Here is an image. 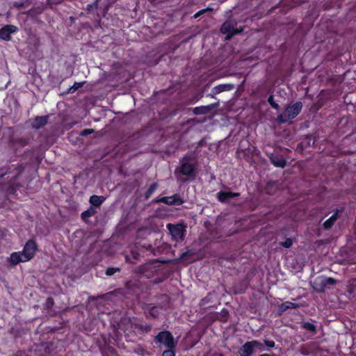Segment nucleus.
Masks as SVG:
<instances>
[{
  "label": "nucleus",
  "instance_id": "nucleus-1",
  "mask_svg": "<svg viewBox=\"0 0 356 356\" xmlns=\"http://www.w3.org/2000/svg\"><path fill=\"white\" fill-rule=\"evenodd\" d=\"M24 170V167L18 163L9 165L6 171L0 175V190L4 192L7 197L16 195L17 186L15 181Z\"/></svg>",
  "mask_w": 356,
  "mask_h": 356
},
{
  "label": "nucleus",
  "instance_id": "nucleus-2",
  "mask_svg": "<svg viewBox=\"0 0 356 356\" xmlns=\"http://www.w3.org/2000/svg\"><path fill=\"white\" fill-rule=\"evenodd\" d=\"M129 251L131 256V259L129 255L125 256L127 261H129L131 264H135L136 261H138L141 257L156 255L155 250L153 246L148 243H142L140 241L136 242L129 245Z\"/></svg>",
  "mask_w": 356,
  "mask_h": 356
},
{
  "label": "nucleus",
  "instance_id": "nucleus-3",
  "mask_svg": "<svg viewBox=\"0 0 356 356\" xmlns=\"http://www.w3.org/2000/svg\"><path fill=\"white\" fill-rule=\"evenodd\" d=\"M302 108V104L299 101L292 105L287 106L284 113L277 115V122L280 124L286 123L289 120L296 118L300 113Z\"/></svg>",
  "mask_w": 356,
  "mask_h": 356
},
{
  "label": "nucleus",
  "instance_id": "nucleus-4",
  "mask_svg": "<svg viewBox=\"0 0 356 356\" xmlns=\"http://www.w3.org/2000/svg\"><path fill=\"white\" fill-rule=\"evenodd\" d=\"M161 266L157 259L152 260L147 263L139 266L135 272L143 277L151 278L160 271Z\"/></svg>",
  "mask_w": 356,
  "mask_h": 356
},
{
  "label": "nucleus",
  "instance_id": "nucleus-5",
  "mask_svg": "<svg viewBox=\"0 0 356 356\" xmlns=\"http://www.w3.org/2000/svg\"><path fill=\"white\" fill-rule=\"evenodd\" d=\"M337 281L333 277H317L313 284L312 289L318 293H324L327 289H332L336 285Z\"/></svg>",
  "mask_w": 356,
  "mask_h": 356
},
{
  "label": "nucleus",
  "instance_id": "nucleus-6",
  "mask_svg": "<svg viewBox=\"0 0 356 356\" xmlns=\"http://www.w3.org/2000/svg\"><path fill=\"white\" fill-rule=\"evenodd\" d=\"M237 23L234 19H229L226 20L220 27V32L226 35V39L229 40L234 35L241 33L243 31L242 27L238 28Z\"/></svg>",
  "mask_w": 356,
  "mask_h": 356
},
{
  "label": "nucleus",
  "instance_id": "nucleus-7",
  "mask_svg": "<svg viewBox=\"0 0 356 356\" xmlns=\"http://www.w3.org/2000/svg\"><path fill=\"white\" fill-rule=\"evenodd\" d=\"M154 342L163 344L167 348H175L177 346L172 334L168 330L159 332L154 337Z\"/></svg>",
  "mask_w": 356,
  "mask_h": 356
},
{
  "label": "nucleus",
  "instance_id": "nucleus-8",
  "mask_svg": "<svg viewBox=\"0 0 356 356\" xmlns=\"http://www.w3.org/2000/svg\"><path fill=\"white\" fill-rule=\"evenodd\" d=\"M167 228L172 236L173 241L181 242L184 240L186 226L184 224H171L167 225Z\"/></svg>",
  "mask_w": 356,
  "mask_h": 356
},
{
  "label": "nucleus",
  "instance_id": "nucleus-9",
  "mask_svg": "<svg viewBox=\"0 0 356 356\" xmlns=\"http://www.w3.org/2000/svg\"><path fill=\"white\" fill-rule=\"evenodd\" d=\"M38 250V247L34 239L28 240L22 251L24 254V260H27V261H29L32 259L35 255Z\"/></svg>",
  "mask_w": 356,
  "mask_h": 356
},
{
  "label": "nucleus",
  "instance_id": "nucleus-10",
  "mask_svg": "<svg viewBox=\"0 0 356 356\" xmlns=\"http://www.w3.org/2000/svg\"><path fill=\"white\" fill-rule=\"evenodd\" d=\"M154 203H163L169 206L177 205L180 206L184 203L183 199L177 193L170 197H157L152 201Z\"/></svg>",
  "mask_w": 356,
  "mask_h": 356
},
{
  "label": "nucleus",
  "instance_id": "nucleus-11",
  "mask_svg": "<svg viewBox=\"0 0 356 356\" xmlns=\"http://www.w3.org/2000/svg\"><path fill=\"white\" fill-rule=\"evenodd\" d=\"M18 31L15 25H5L0 29V38L4 41H10L11 40V33H14Z\"/></svg>",
  "mask_w": 356,
  "mask_h": 356
},
{
  "label": "nucleus",
  "instance_id": "nucleus-12",
  "mask_svg": "<svg viewBox=\"0 0 356 356\" xmlns=\"http://www.w3.org/2000/svg\"><path fill=\"white\" fill-rule=\"evenodd\" d=\"M135 318L131 319L129 317H122L118 324L119 328L124 332H134V324Z\"/></svg>",
  "mask_w": 356,
  "mask_h": 356
},
{
  "label": "nucleus",
  "instance_id": "nucleus-13",
  "mask_svg": "<svg viewBox=\"0 0 356 356\" xmlns=\"http://www.w3.org/2000/svg\"><path fill=\"white\" fill-rule=\"evenodd\" d=\"M143 310L147 314V318L154 319L157 318L160 314L159 309L154 304H145L143 307Z\"/></svg>",
  "mask_w": 356,
  "mask_h": 356
},
{
  "label": "nucleus",
  "instance_id": "nucleus-14",
  "mask_svg": "<svg viewBox=\"0 0 356 356\" xmlns=\"http://www.w3.org/2000/svg\"><path fill=\"white\" fill-rule=\"evenodd\" d=\"M315 143V138L312 134L305 136L297 146V151L302 152L309 147H312Z\"/></svg>",
  "mask_w": 356,
  "mask_h": 356
},
{
  "label": "nucleus",
  "instance_id": "nucleus-15",
  "mask_svg": "<svg viewBox=\"0 0 356 356\" xmlns=\"http://www.w3.org/2000/svg\"><path fill=\"white\" fill-rule=\"evenodd\" d=\"M229 316V313L228 310L225 308H223L220 312H214L211 314L209 318L213 321H220L222 323H226L228 321Z\"/></svg>",
  "mask_w": 356,
  "mask_h": 356
},
{
  "label": "nucleus",
  "instance_id": "nucleus-16",
  "mask_svg": "<svg viewBox=\"0 0 356 356\" xmlns=\"http://www.w3.org/2000/svg\"><path fill=\"white\" fill-rule=\"evenodd\" d=\"M239 195V193L220 191L217 193V199L221 203H227L230 198L238 197Z\"/></svg>",
  "mask_w": 356,
  "mask_h": 356
},
{
  "label": "nucleus",
  "instance_id": "nucleus-17",
  "mask_svg": "<svg viewBox=\"0 0 356 356\" xmlns=\"http://www.w3.org/2000/svg\"><path fill=\"white\" fill-rule=\"evenodd\" d=\"M269 159L270 163L275 167L283 168L286 166V161L282 155L271 154L269 156Z\"/></svg>",
  "mask_w": 356,
  "mask_h": 356
},
{
  "label": "nucleus",
  "instance_id": "nucleus-18",
  "mask_svg": "<svg viewBox=\"0 0 356 356\" xmlns=\"http://www.w3.org/2000/svg\"><path fill=\"white\" fill-rule=\"evenodd\" d=\"M195 166L194 164L188 162H183L181 164L179 171L183 175L190 177L193 175L195 172Z\"/></svg>",
  "mask_w": 356,
  "mask_h": 356
},
{
  "label": "nucleus",
  "instance_id": "nucleus-19",
  "mask_svg": "<svg viewBox=\"0 0 356 356\" xmlns=\"http://www.w3.org/2000/svg\"><path fill=\"white\" fill-rule=\"evenodd\" d=\"M217 105L218 104H211L207 106H197L193 109V112L195 115L207 114L215 108Z\"/></svg>",
  "mask_w": 356,
  "mask_h": 356
},
{
  "label": "nucleus",
  "instance_id": "nucleus-20",
  "mask_svg": "<svg viewBox=\"0 0 356 356\" xmlns=\"http://www.w3.org/2000/svg\"><path fill=\"white\" fill-rule=\"evenodd\" d=\"M49 120L48 115H44V116H36L31 123V127L34 129H39L44 126H45Z\"/></svg>",
  "mask_w": 356,
  "mask_h": 356
},
{
  "label": "nucleus",
  "instance_id": "nucleus-21",
  "mask_svg": "<svg viewBox=\"0 0 356 356\" xmlns=\"http://www.w3.org/2000/svg\"><path fill=\"white\" fill-rule=\"evenodd\" d=\"M152 330V326L147 323H143L135 318L134 324V332L137 330L139 333H147Z\"/></svg>",
  "mask_w": 356,
  "mask_h": 356
},
{
  "label": "nucleus",
  "instance_id": "nucleus-22",
  "mask_svg": "<svg viewBox=\"0 0 356 356\" xmlns=\"http://www.w3.org/2000/svg\"><path fill=\"white\" fill-rule=\"evenodd\" d=\"M340 212H341V211H339V209H335L334 211V213L327 220H326L323 222V227L325 229H330L334 225L336 220H337Z\"/></svg>",
  "mask_w": 356,
  "mask_h": 356
},
{
  "label": "nucleus",
  "instance_id": "nucleus-23",
  "mask_svg": "<svg viewBox=\"0 0 356 356\" xmlns=\"http://www.w3.org/2000/svg\"><path fill=\"white\" fill-rule=\"evenodd\" d=\"M254 353V349L250 341L245 343L238 350L241 356H251Z\"/></svg>",
  "mask_w": 356,
  "mask_h": 356
},
{
  "label": "nucleus",
  "instance_id": "nucleus-24",
  "mask_svg": "<svg viewBox=\"0 0 356 356\" xmlns=\"http://www.w3.org/2000/svg\"><path fill=\"white\" fill-rule=\"evenodd\" d=\"M9 261L13 265H17L21 262L27 261V260H24V254L22 252H13L10 256Z\"/></svg>",
  "mask_w": 356,
  "mask_h": 356
},
{
  "label": "nucleus",
  "instance_id": "nucleus-25",
  "mask_svg": "<svg viewBox=\"0 0 356 356\" xmlns=\"http://www.w3.org/2000/svg\"><path fill=\"white\" fill-rule=\"evenodd\" d=\"M105 200L106 198L102 195H92L90 197L89 202L91 204L90 207H99L104 203Z\"/></svg>",
  "mask_w": 356,
  "mask_h": 356
},
{
  "label": "nucleus",
  "instance_id": "nucleus-26",
  "mask_svg": "<svg viewBox=\"0 0 356 356\" xmlns=\"http://www.w3.org/2000/svg\"><path fill=\"white\" fill-rule=\"evenodd\" d=\"M234 88V86L231 83L219 84L213 89L214 94H219L224 91H230Z\"/></svg>",
  "mask_w": 356,
  "mask_h": 356
},
{
  "label": "nucleus",
  "instance_id": "nucleus-27",
  "mask_svg": "<svg viewBox=\"0 0 356 356\" xmlns=\"http://www.w3.org/2000/svg\"><path fill=\"white\" fill-rule=\"evenodd\" d=\"M298 307V304L293 303L290 301H286L279 306L278 312L281 314L289 309H297Z\"/></svg>",
  "mask_w": 356,
  "mask_h": 356
},
{
  "label": "nucleus",
  "instance_id": "nucleus-28",
  "mask_svg": "<svg viewBox=\"0 0 356 356\" xmlns=\"http://www.w3.org/2000/svg\"><path fill=\"white\" fill-rule=\"evenodd\" d=\"M96 209L94 207H90L87 210L81 213V219L83 220V221L86 222L87 219L88 218L93 216L96 213Z\"/></svg>",
  "mask_w": 356,
  "mask_h": 356
},
{
  "label": "nucleus",
  "instance_id": "nucleus-29",
  "mask_svg": "<svg viewBox=\"0 0 356 356\" xmlns=\"http://www.w3.org/2000/svg\"><path fill=\"white\" fill-rule=\"evenodd\" d=\"M158 188V184L156 182L152 183L144 194L145 200H149L152 195L156 191Z\"/></svg>",
  "mask_w": 356,
  "mask_h": 356
},
{
  "label": "nucleus",
  "instance_id": "nucleus-30",
  "mask_svg": "<svg viewBox=\"0 0 356 356\" xmlns=\"http://www.w3.org/2000/svg\"><path fill=\"white\" fill-rule=\"evenodd\" d=\"M302 327L309 331L310 332H312V333H316V327L315 326V325H314L312 323H310V322H304L302 323Z\"/></svg>",
  "mask_w": 356,
  "mask_h": 356
},
{
  "label": "nucleus",
  "instance_id": "nucleus-31",
  "mask_svg": "<svg viewBox=\"0 0 356 356\" xmlns=\"http://www.w3.org/2000/svg\"><path fill=\"white\" fill-rule=\"evenodd\" d=\"M134 352L140 356H145L148 354L147 350L142 345H138L134 348Z\"/></svg>",
  "mask_w": 356,
  "mask_h": 356
},
{
  "label": "nucleus",
  "instance_id": "nucleus-32",
  "mask_svg": "<svg viewBox=\"0 0 356 356\" xmlns=\"http://www.w3.org/2000/svg\"><path fill=\"white\" fill-rule=\"evenodd\" d=\"M268 103L271 106V107L275 110L280 109V106L278 104H277L274 100V95H270L268 97Z\"/></svg>",
  "mask_w": 356,
  "mask_h": 356
},
{
  "label": "nucleus",
  "instance_id": "nucleus-33",
  "mask_svg": "<svg viewBox=\"0 0 356 356\" xmlns=\"http://www.w3.org/2000/svg\"><path fill=\"white\" fill-rule=\"evenodd\" d=\"M120 271V268H118V267H108L106 270V273H106V275L107 276H112L115 273H118Z\"/></svg>",
  "mask_w": 356,
  "mask_h": 356
},
{
  "label": "nucleus",
  "instance_id": "nucleus-34",
  "mask_svg": "<svg viewBox=\"0 0 356 356\" xmlns=\"http://www.w3.org/2000/svg\"><path fill=\"white\" fill-rule=\"evenodd\" d=\"M100 0H96L95 2H93L91 4H88L87 7V10L89 13H93L96 11L98 9V3Z\"/></svg>",
  "mask_w": 356,
  "mask_h": 356
},
{
  "label": "nucleus",
  "instance_id": "nucleus-35",
  "mask_svg": "<svg viewBox=\"0 0 356 356\" xmlns=\"http://www.w3.org/2000/svg\"><path fill=\"white\" fill-rule=\"evenodd\" d=\"M85 82H75L72 87L69 88L68 92L70 93L74 92L76 90L81 88Z\"/></svg>",
  "mask_w": 356,
  "mask_h": 356
},
{
  "label": "nucleus",
  "instance_id": "nucleus-36",
  "mask_svg": "<svg viewBox=\"0 0 356 356\" xmlns=\"http://www.w3.org/2000/svg\"><path fill=\"white\" fill-rule=\"evenodd\" d=\"M42 11V8H33L31 9H30L28 12H27V14L29 15H31V16H35L38 14H40Z\"/></svg>",
  "mask_w": 356,
  "mask_h": 356
},
{
  "label": "nucleus",
  "instance_id": "nucleus-37",
  "mask_svg": "<svg viewBox=\"0 0 356 356\" xmlns=\"http://www.w3.org/2000/svg\"><path fill=\"white\" fill-rule=\"evenodd\" d=\"M195 254V250L191 249V250H188L187 251L183 252L181 254V257H180V259H185V258H187L188 257H192Z\"/></svg>",
  "mask_w": 356,
  "mask_h": 356
},
{
  "label": "nucleus",
  "instance_id": "nucleus-38",
  "mask_svg": "<svg viewBox=\"0 0 356 356\" xmlns=\"http://www.w3.org/2000/svg\"><path fill=\"white\" fill-rule=\"evenodd\" d=\"M293 245V241L290 238H287L284 241L280 243V245L285 248H289Z\"/></svg>",
  "mask_w": 356,
  "mask_h": 356
},
{
  "label": "nucleus",
  "instance_id": "nucleus-39",
  "mask_svg": "<svg viewBox=\"0 0 356 356\" xmlns=\"http://www.w3.org/2000/svg\"><path fill=\"white\" fill-rule=\"evenodd\" d=\"M175 348H168L163 352L161 356H175Z\"/></svg>",
  "mask_w": 356,
  "mask_h": 356
},
{
  "label": "nucleus",
  "instance_id": "nucleus-40",
  "mask_svg": "<svg viewBox=\"0 0 356 356\" xmlns=\"http://www.w3.org/2000/svg\"><path fill=\"white\" fill-rule=\"evenodd\" d=\"M94 129H85L83 130H82L80 133V136H87L91 134H93L94 133Z\"/></svg>",
  "mask_w": 356,
  "mask_h": 356
},
{
  "label": "nucleus",
  "instance_id": "nucleus-41",
  "mask_svg": "<svg viewBox=\"0 0 356 356\" xmlns=\"http://www.w3.org/2000/svg\"><path fill=\"white\" fill-rule=\"evenodd\" d=\"M250 343L252 345L253 349H254V348H261L263 347V344L257 340L250 341Z\"/></svg>",
  "mask_w": 356,
  "mask_h": 356
},
{
  "label": "nucleus",
  "instance_id": "nucleus-42",
  "mask_svg": "<svg viewBox=\"0 0 356 356\" xmlns=\"http://www.w3.org/2000/svg\"><path fill=\"white\" fill-rule=\"evenodd\" d=\"M264 343L265 346L268 348H274L275 346V343L273 340L264 339Z\"/></svg>",
  "mask_w": 356,
  "mask_h": 356
},
{
  "label": "nucleus",
  "instance_id": "nucleus-43",
  "mask_svg": "<svg viewBox=\"0 0 356 356\" xmlns=\"http://www.w3.org/2000/svg\"><path fill=\"white\" fill-rule=\"evenodd\" d=\"M210 296H211V294L209 293L206 297L202 298V300H201V303H200L201 305L204 306V305H207L208 302L210 300Z\"/></svg>",
  "mask_w": 356,
  "mask_h": 356
},
{
  "label": "nucleus",
  "instance_id": "nucleus-44",
  "mask_svg": "<svg viewBox=\"0 0 356 356\" xmlns=\"http://www.w3.org/2000/svg\"><path fill=\"white\" fill-rule=\"evenodd\" d=\"M47 1L49 3L54 4V5L59 4L63 1V0H47Z\"/></svg>",
  "mask_w": 356,
  "mask_h": 356
},
{
  "label": "nucleus",
  "instance_id": "nucleus-45",
  "mask_svg": "<svg viewBox=\"0 0 356 356\" xmlns=\"http://www.w3.org/2000/svg\"><path fill=\"white\" fill-rule=\"evenodd\" d=\"M213 9L212 8H204V9H202L198 11L199 13H200V16L203 14H204L205 13L208 12V11H211Z\"/></svg>",
  "mask_w": 356,
  "mask_h": 356
},
{
  "label": "nucleus",
  "instance_id": "nucleus-46",
  "mask_svg": "<svg viewBox=\"0 0 356 356\" xmlns=\"http://www.w3.org/2000/svg\"><path fill=\"white\" fill-rule=\"evenodd\" d=\"M300 353L303 355H309V351L303 347L301 348Z\"/></svg>",
  "mask_w": 356,
  "mask_h": 356
},
{
  "label": "nucleus",
  "instance_id": "nucleus-47",
  "mask_svg": "<svg viewBox=\"0 0 356 356\" xmlns=\"http://www.w3.org/2000/svg\"><path fill=\"white\" fill-rule=\"evenodd\" d=\"M54 300L52 298L49 297L47 298V304L49 305V306H52L54 305Z\"/></svg>",
  "mask_w": 356,
  "mask_h": 356
},
{
  "label": "nucleus",
  "instance_id": "nucleus-48",
  "mask_svg": "<svg viewBox=\"0 0 356 356\" xmlns=\"http://www.w3.org/2000/svg\"><path fill=\"white\" fill-rule=\"evenodd\" d=\"M14 6L17 8H22L24 6V3H17L15 2Z\"/></svg>",
  "mask_w": 356,
  "mask_h": 356
},
{
  "label": "nucleus",
  "instance_id": "nucleus-49",
  "mask_svg": "<svg viewBox=\"0 0 356 356\" xmlns=\"http://www.w3.org/2000/svg\"><path fill=\"white\" fill-rule=\"evenodd\" d=\"M200 16V13H198V11L193 15L194 19H197Z\"/></svg>",
  "mask_w": 356,
  "mask_h": 356
},
{
  "label": "nucleus",
  "instance_id": "nucleus-50",
  "mask_svg": "<svg viewBox=\"0 0 356 356\" xmlns=\"http://www.w3.org/2000/svg\"><path fill=\"white\" fill-rule=\"evenodd\" d=\"M130 284H131V282H126V284H125V287H126V288H127V289H129V285H130Z\"/></svg>",
  "mask_w": 356,
  "mask_h": 356
},
{
  "label": "nucleus",
  "instance_id": "nucleus-51",
  "mask_svg": "<svg viewBox=\"0 0 356 356\" xmlns=\"http://www.w3.org/2000/svg\"><path fill=\"white\" fill-rule=\"evenodd\" d=\"M259 356H269V354L264 353V354L260 355Z\"/></svg>",
  "mask_w": 356,
  "mask_h": 356
},
{
  "label": "nucleus",
  "instance_id": "nucleus-52",
  "mask_svg": "<svg viewBox=\"0 0 356 356\" xmlns=\"http://www.w3.org/2000/svg\"><path fill=\"white\" fill-rule=\"evenodd\" d=\"M217 356H225L222 353H218L217 354Z\"/></svg>",
  "mask_w": 356,
  "mask_h": 356
},
{
  "label": "nucleus",
  "instance_id": "nucleus-53",
  "mask_svg": "<svg viewBox=\"0 0 356 356\" xmlns=\"http://www.w3.org/2000/svg\"><path fill=\"white\" fill-rule=\"evenodd\" d=\"M269 356H276V355H275V354L273 353V354L269 355Z\"/></svg>",
  "mask_w": 356,
  "mask_h": 356
}]
</instances>
